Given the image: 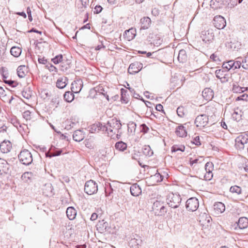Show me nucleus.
<instances>
[{
  "label": "nucleus",
  "instance_id": "nucleus-46",
  "mask_svg": "<svg viewBox=\"0 0 248 248\" xmlns=\"http://www.w3.org/2000/svg\"><path fill=\"white\" fill-rule=\"evenodd\" d=\"M45 187L46 189H44V190H47V192L44 191V193L46 194L47 196L49 195H51L52 194V185L50 184L45 185Z\"/></svg>",
  "mask_w": 248,
  "mask_h": 248
},
{
  "label": "nucleus",
  "instance_id": "nucleus-40",
  "mask_svg": "<svg viewBox=\"0 0 248 248\" xmlns=\"http://www.w3.org/2000/svg\"><path fill=\"white\" fill-rule=\"evenodd\" d=\"M127 129L128 132L134 133L136 129V124L133 122H130L127 124Z\"/></svg>",
  "mask_w": 248,
  "mask_h": 248
},
{
  "label": "nucleus",
  "instance_id": "nucleus-51",
  "mask_svg": "<svg viewBox=\"0 0 248 248\" xmlns=\"http://www.w3.org/2000/svg\"><path fill=\"white\" fill-rule=\"evenodd\" d=\"M213 176V174L212 171H208L206 172L205 174L203 176V177L205 180L209 181L212 179Z\"/></svg>",
  "mask_w": 248,
  "mask_h": 248
},
{
  "label": "nucleus",
  "instance_id": "nucleus-63",
  "mask_svg": "<svg viewBox=\"0 0 248 248\" xmlns=\"http://www.w3.org/2000/svg\"><path fill=\"white\" fill-rule=\"evenodd\" d=\"M27 13L28 15V18H29V20L30 21H31L32 20V18L31 15V10L29 8H27Z\"/></svg>",
  "mask_w": 248,
  "mask_h": 248
},
{
  "label": "nucleus",
  "instance_id": "nucleus-47",
  "mask_svg": "<svg viewBox=\"0 0 248 248\" xmlns=\"http://www.w3.org/2000/svg\"><path fill=\"white\" fill-rule=\"evenodd\" d=\"M21 94L23 97L26 99H29L31 96V92L29 90H23L21 92Z\"/></svg>",
  "mask_w": 248,
  "mask_h": 248
},
{
  "label": "nucleus",
  "instance_id": "nucleus-28",
  "mask_svg": "<svg viewBox=\"0 0 248 248\" xmlns=\"http://www.w3.org/2000/svg\"><path fill=\"white\" fill-rule=\"evenodd\" d=\"M245 91H248V87H241L237 83L233 84L232 91L233 93H240Z\"/></svg>",
  "mask_w": 248,
  "mask_h": 248
},
{
  "label": "nucleus",
  "instance_id": "nucleus-48",
  "mask_svg": "<svg viewBox=\"0 0 248 248\" xmlns=\"http://www.w3.org/2000/svg\"><path fill=\"white\" fill-rule=\"evenodd\" d=\"M214 165L212 162H208L205 165V170L206 172L212 171Z\"/></svg>",
  "mask_w": 248,
  "mask_h": 248
},
{
  "label": "nucleus",
  "instance_id": "nucleus-50",
  "mask_svg": "<svg viewBox=\"0 0 248 248\" xmlns=\"http://www.w3.org/2000/svg\"><path fill=\"white\" fill-rule=\"evenodd\" d=\"M62 59V55H59L56 56L55 58H53L52 59V61L55 64H58L59 62H60Z\"/></svg>",
  "mask_w": 248,
  "mask_h": 248
},
{
  "label": "nucleus",
  "instance_id": "nucleus-54",
  "mask_svg": "<svg viewBox=\"0 0 248 248\" xmlns=\"http://www.w3.org/2000/svg\"><path fill=\"white\" fill-rule=\"evenodd\" d=\"M140 127H141L140 131L144 133H147L149 130V127L145 124H142L140 125Z\"/></svg>",
  "mask_w": 248,
  "mask_h": 248
},
{
  "label": "nucleus",
  "instance_id": "nucleus-14",
  "mask_svg": "<svg viewBox=\"0 0 248 248\" xmlns=\"http://www.w3.org/2000/svg\"><path fill=\"white\" fill-rule=\"evenodd\" d=\"M163 177L159 173H156L155 174L151 176L148 178L147 181L150 185L154 186L158 183L161 182Z\"/></svg>",
  "mask_w": 248,
  "mask_h": 248
},
{
  "label": "nucleus",
  "instance_id": "nucleus-60",
  "mask_svg": "<svg viewBox=\"0 0 248 248\" xmlns=\"http://www.w3.org/2000/svg\"><path fill=\"white\" fill-rule=\"evenodd\" d=\"M102 9L103 8L100 5H96L94 8V13L99 14L102 11Z\"/></svg>",
  "mask_w": 248,
  "mask_h": 248
},
{
  "label": "nucleus",
  "instance_id": "nucleus-5",
  "mask_svg": "<svg viewBox=\"0 0 248 248\" xmlns=\"http://www.w3.org/2000/svg\"><path fill=\"white\" fill-rule=\"evenodd\" d=\"M98 186L93 180H90L86 182L84 186V191L88 195L93 194L97 192Z\"/></svg>",
  "mask_w": 248,
  "mask_h": 248
},
{
  "label": "nucleus",
  "instance_id": "nucleus-43",
  "mask_svg": "<svg viewBox=\"0 0 248 248\" xmlns=\"http://www.w3.org/2000/svg\"><path fill=\"white\" fill-rule=\"evenodd\" d=\"M227 71L223 70V69H217L215 71V74L217 78L218 79L221 78L224 76H225Z\"/></svg>",
  "mask_w": 248,
  "mask_h": 248
},
{
  "label": "nucleus",
  "instance_id": "nucleus-33",
  "mask_svg": "<svg viewBox=\"0 0 248 248\" xmlns=\"http://www.w3.org/2000/svg\"><path fill=\"white\" fill-rule=\"evenodd\" d=\"M187 58V55L186 50L181 49L179 51L178 55V60L180 62H184Z\"/></svg>",
  "mask_w": 248,
  "mask_h": 248
},
{
  "label": "nucleus",
  "instance_id": "nucleus-26",
  "mask_svg": "<svg viewBox=\"0 0 248 248\" xmlns=\"http://www.w3.org/2000/svg\"><path fill=\"white\" fill-rule=\"evenodd\" d=\"M130 192L134 196H138L141 193L140 187L137 184L132 185L130 187Z\"/></svg>",
  "mask_w": 248,
  "mask_h": 248
},
{
  "label": "nucleus",
  "instance_id": "nucleus-30",
  "mask_svg": "<svg viewBox=\"0 0 248 248\" xmlns=\"http://www.w3.org/2000/svg\"><path fill=\"white\" fill-rule=\"evenodd\" d=\"M176 134L180 137H185L187 135L185 127L183 125H179L176 128Z\"/></svg>",
  "mask_w": 248,
  "mask_h": 248
},
{
  "label": "nucleus",
  "instance_id": "nucleus-58",
  "mask_svg": "<svg viewBox=\"0 0 248 248\" xmlns=\"http://www.w3.org/2000/svg\"><path fill=\"white\" fill-rule=\"evenodd\" d=\"M30 114L31 112L27 110L25 111L22 114L23 117L26 120H28L30 119Z\"/></svg>",
  "mask_w": 248,
  "mask_h": 248
},
{
  "label": "nucleus",
  "instance_id": "nucleus-16",
  "mask_svg": "<svg viewBox=\"0 0 248 248\" xmlns=\"http://www.w3.org/2000/svg\"><path fill=\"white\" fill-rule=\"evenodd\" d=\"M12 149V143L9 140H4L0 144V150L2 153H7Z\"/></svg>",
  "mask_w": 248,
  "mask_h": 248
},
{
  "label": "nucleus",
  "instance_id": "nucleus-44",
  "mask_svg": "<svg viewBox=\"0 0 248 248\" xmlns=\"http://www.w3.org/2000/svg\"><path fill=\"white\" fill-rule=\"evenodd\" d=\"M241 66L245 70L248 69V56L245 57L242 60Z\"/></svg>",
  "mask_w": 248,
  "mask_h": 248
},
{
  "label": "nucleus",
  "instance_id": "nucleus-53",
  "mask_svg": "<svg viewBox=\"0 0 248 248\" xmlns=\"http://www.w3.org/2000/svg\"><path fill=\"white\" fill-rule=\"evenodd\" d=\"M232 118L236 121H239L241 120V115L238 114L236 111H234L232 114Z\"/></svg>",
  "mask_w": 248,
  "mask_h": 248
},
{
  "label": "nucleus",
  "instance_id": "nucleus-35",
  "mask_svg": "<svg viewBox=\"0 0 248 248\" xmlns=\"http://www.w3.org/2000/svg\"><path fill=\"white\" fill-rule=\"evenodd\" d=\"M63 97L66 101L71 102L74 98V95L72 92L68 91L65 93Z\"/></svg>",
  "mask_w": 248,
  "mask_h": 248
},
{
  "label": "nucleus",
  "instance_id": "nucleus-42",
  "mask_svg": "<svg viewBox=\"0 0 248 248\" xmlns=\"http://www.w3.org/2000/svg\"><path fill=\"white\" fill-rule=\"evenodd\" d=\"M0 74L3 79L7 78L8 74L7 69L4 67H1L0 68Z\"/></svg>",
  "mask_w": 248,
  "mask_h": 248
},
{
  "label": "nucleus",
  "instance_id": "nucleus-3",
  "mask_svg": "<svg viewBox=\"0 0 248 248\" xmlns=\"http://www.w3.org/2000/svg\"><path fill=\"white\" fill-rule=\"evenodd\" d=\"M19 161L23 165H29L32 162L31 153L26 149L21 151L18 155Z\"/></svg>",
  "mask_w": 248,
  "mask_h": 248
},
{
  "label": "nucleus",
  "instance_id": "nucleus-27",
  "mask_svg": "<svg viewBox=\"0 0 248 248\" xmlns=\"http://www.w3.org/2000/svg\"><path fill=\"white\" fill-rule=\"evenodd\" d=\"M214 208L217 214H219L223 213L225 210V206L224 204L221 202H218L215 203Z\"/></svg>",
  "mask_w": 248,
  "mask_h": 248
},
{
  "label": "nucleus",
  "instance_id": "nucleus-22",
  "mask_svg": "<svg viewBox=\"0 0 248 248\" xmlns=\"http://www.w3.org/2000/svg\"><path fill=\"white\" fill-rule=\"evenodd\" d=\"M202 96L206 100H210L214 96L213 90L210 88H205L202 91Z\"/></svg>",
  "mask_w": 248,
  "mask_h": 248
},
{
  "label": "nucleus",
  "instance_id": "nucleus-31",
  "mask_svg": "<svg viewBox=\"0 0 248 248\" xmlns=\"http://www.w3.org/2000/svg\"><path fill=\"white\" fill-rule=\"evenodd\" d=\"M34 177V174L31 172H25L21 176L22 180L25 182H28Z\"/></svg>",
  "mask_w": 248,
  "mask_h": 248
},
{
  "label": "nucleus",
  "instance_id": "nucleus-19",
  "mask_svg": "<svg viewBox=\"0 0 248 248\" xmlns=\"http://www.w3.org/2000/svg\"><path fill=\"white\" fill-rule=\"evenodd\" d=\"M140 23L141 24L140 29L146 30L150 27L151 20L149 17L145 16L141 18Z\"/></svg>",
  "mask_w": 248,
  "mask_h": 248
},
{
  "label": "nucleus",
  "instance_id": "nucleus-15",
  "mask_svg": "<svg viewBox=\"0 0 248 248\" xmlns=\"http://www.w3.org/2000/svg\"><path fill=\"white\" fill-rule=\"evenodd\" d=\"M142 239L140 235L135 234L133 235V238L130 240L129 245L133 248H138L142 244Z\"/></svg>",
  "mask_w": 248,
  "mask_h": 248
},
{
  "label": "nucleus",
  "instance_id": "nucleus-2",
  "mask_svg": "<svg viewBox=\"0 0 248 248\" xmlns=\"http://www.w3.org/2000/svg\"><path fill=\"white\" fill-rule=\"evenodd\" d=\"M167 204L171 208H176L179 207L182 199L178 193H170L167 196L166 199Z\"/></svg>",
  "mask_w": 248,
  "mask_h": 248
},
{
  "label": "nucleus",
  "instance_id": "nucleus-1",
  "mask_svg": "<svg viewBox=\"0 0 248 248\" xmlns=\"http://www.w3.org/2000/svg\"><path fill=\"white\" fill-rule=\"evenodd\" d=\"M122 127L120 121L116 119H112L108 121L106 124H104L103 127V132L107 133L108 136L112 139L114 138V135L118 130L121 129Z\"/></svg>",
  "mask_w": 248,
  "mask_h": 248
},
{
  "label": "nucleus",
  "instance_id": "nucleus-45",
  "mask_svg": "<svg viewBox=\"0 0 248 248\" xmlns=\"http://www.w3.org/2000/svg\"><path fill=\"white\" fill-rule=\"evenodd\" d=\"M232 60H230L226 62H224L222 64V67L223 68H226L227 69V71L231 70V69H233L232 67Z\"/></svg>",
  "mask_w": 248,
  "mask_h": 248
},
{
  "label": "nucleus",
  "instance_id": "nucleus-57",
  "mask_svg": "<svg viewBox=\"0 0 248 248\" xmlns=\"http://www.w3.org/2000/svg\"><path fill=\"white\" fill-rule=\"evenodd\" d=\"M229 75L228 74H226L225 76H224V77H221L219 78L220 81L221 83H226L229 81Z\"/></svg>",
  "mask_w": 248,
  "mask_h": 248
},
{
  "label": "nucleus",
  "instance_id": "nucleus-49",
  "mask_svg": "<svg viewBox=\"0 0 248 248\" xmlns=\"http://www.w3.org/2000/svg\"><path fill=\"white\" fill-rule=\"evenodd\" d=\"M62 152V151L61 150H57L55 152L51 153V154L49 152H47L46 153V155L47 157H51L52 156H58V155H60L61 154Z\"/></svg>",
  "mask_w": 248,
  "mask_h": 248
},
{
  "label": "nucleus",
  "instance_id": "nucleus-10",
  "mask_svg": "<svg viewBox=\"0 0 248 248\" xmlns=\"http://www.w3.org/2000/svg\"><path fill=\"white\" fill-rule=\"evenodd\" d=\"M208 116L205 114H201L198 116L195 120V124L197 127L200 128L206 126L208 124Z\"/></svg>",
  "mask_w": 248,
  "mask_h": 248
},
{
  "label": "nucleus",
  "instance_id": "nucleus-8",
  "mask_svg": "<svg viewBox=\"0 0 248 248\" xmlns=\"http://www.w3.org/2000/svg\"><path fill=\"white\" fill-rule=\"evenodd\" d=\"M199 221L203 227H208L211 224L212 218L209 215L205 212H201L199 216Z\"/></svg>",
  "mask_w": 248,
  "mask_h": 248
},
{
  "label": "nucleus",
  "instance_id": "nucleus-25",
  "mask_svg": "<svg viewBox=\"0 0 248 248\" xmlns=\"http://www.w3.org/2000/svg\"><path fill=\"white\" fill-rule=\"evenodd\" d=\"M84 137V133L80 130L75 131L73 135V140L78 142H80L82 140Z\"/></svg>",
  "mask_w": 248,
  "mask_h": 248
},
{
  "label": "nucleus",
  "instance_id": "nucleus-23",
  "mask_svg": "<svg viewBox=\"0 0 248 248\" xmlns=\"http://www.w3.org/2000/svg\"><path fill=\"white\" fill-rule=\"evenodd\" d=\"M103 124H102L98 123L97 124H92L89 127L90 132L92 133H93L95 132H98L100 131H103Z\"/></svg>",
  "mask_w": 248,
  "mask_h": 248
},
{
  "label": "nucleus",
  "instance_id": "nucleus-11",
  "mask_svg": "<svg viewBox=\"0 0 248 248\" xmlns=\"http://www.w3.org/2000/svg\"><path fill=\"white\" fill-rule=\"evenodd\" d=\"M213 24L215 27L218 29H223L226 25L225 18L221 16H217L214 17Z\"/></svg>",
  "mask_w": 248,
  "mask_h": 248
},
{
  "label": "nucleus",
  "instance_id": "nucleus-17",
  "mask_svg": "<svg viewBox=\"0 0 248 248\" xmlns=\"http://www.w3.org/2000/svg\"><path fill=\"white\" fill-rule=\"evenodd\" d=\"M82 87V82L80 79L74 81L71 84V91L75 93H79Z\"/></svg>",
  "mask_w": 248,
  "mask_h": 248
},
{
  "label": "nucleus",
  "instance_id": "nucleus-9",
  "mask_svg": "<svg viewBox=\"0 0 248 248\" xmlns=\"http://www.w3.org/2000/svg\"><path fill=\"white\" fill-rule=\"evenodd\" d=\"M248 142V138L245 136L241 135L238 136L235 140V146L238 150H242L244 149L245 145Z\"/></svg>",
  "mask_w": 248,
  "mask_h": 248
},
{
  "label": "nucleus",
  "instance_id": "nucleus-55",
  "mask_svg": "<svg viewBox=\"0 0 248 248\" xmlns=\"http://www.w3.org/2000/svg\"><path fill=\"white\" fill-rule=\"evenodd\" d=\"M46 66L50 72H57V69L54 65L51 63H48Z\"/></svg>",
  "mask_w": 248,
  "mask_h": 248
},
{
  "label": "nucleus",
  "instance_id": "nucleus-62",
  "mask_svg": "<svg viewBox=\"0 0 248 248\" xmlns=\"http://www.w3.org/2000/svg\"><path fill=\"white\" fill-rule=\"evenodd\" d=\"M4 80V82L6 83V84H9L10 85H11L13 87H15V85H14V84L15 83V81L14 80Z\"/></svg>",
  "mask_w": 248,
  "mask_h": 248
},
{
  "label": "nucleus",
  "instance_id": "nucleus-59",
  "mask_svg": "<svg viewBox=\"0 0 248 248\" xmlns=\"http://www.w3.org/2000/svg\"><path fill=\"white\" fill-rule=\"evenodd\" d=\"M177 113L179 116L180 117H183L184 116V113L183 112V108L178 107L177 109Z\"/></svg>",
  "mask_w": 248,
  "mask_h": 248
},
{
  "label": "nucleus",
  "instance_id": "nucleus-52",
  "mask_svg": "<svg viewBox=\"0 0 248 248\" xmlns=\"http://www.w3.org/2000/svg\"><path fill=\"white\" fill-rule=\"evenodd\" d=\"M121 95H122V99L125 102V103H127V98H126V93H127V91L124 89H122L121 90Z\"/></svg>",
  "mask_w": 248,
  "mask_h": 248
},
{
  "label": "nucleus",
  "instance_id": "nucleus-21",
  "mask_svg": "<svg viewBox=\"0 0 248 248\" xmlns=\"http://www.w3.org/2000/svg\"><path fill=\"white\" fill-rule=\"evenodd\" d=\"M28 72V67L25 65L19 66L16 69V73L18 76L22 78H24Z\"/></svg>",
  "mask_w": 248,
  "mask_h": 248
},
{
  "label": "nucleus",
  "instance_id": "nucleus-24",
  "mask_svg": "<svg viewBox=\"0 0 248 248\" xmlns=\"http://www.w3.org/2000/svg\"><path fill=\"white\" fill-rule=\"evenodd\" d=\"M237 226L240 229H244L248 227V218L246 217H240L238 222Z\"/></svg>",
  "mask_w": 248,
  "mask_h": 248
},
{
  "label": "nucleus",
  "instance_id": "nucleus-6",
  "mask_svg": "<svg viewBox=\"0 0 248 248\" xmlns=\"http://www.w3.org/2000/svg\"><path fill=\"white\" fill-rule=\"evenodd\" d=\"M199 206L198 200L195 197H192L188 199L186 203V207L187 210L194 212L197 210Z\"/></svg>",
  "mask_w": 248,
  "mask_h": 248
},
{
  "label": "nucleus",
  "instance_id": "nucleus-61",
  "mask_svg": "<svg viewBox=\"0 0 248 248\" xmlns=\"http://www.w3.org/2000/svg\"><path fill=\"white\" fill-rule=\"evenodd\" d=\"M38 62L40 63L46 64L47 63V61L44 57L39 58H38Z\"/></svg>",
  "mask_w": 248,
  "mask_h": 248
},
{
  "label": "nucleus",
  "instance_id": "nucleus-56",
  "mask_svg": "<svg viewBox=\"0 0 248 248\" xmlns=\"http://www.w3.org/2000/svg\"><path fill=\"white\" fill-rule=\"evenodd\" d=\"M191 142L196 145H201V142L200 140V138L199 136H196L194 138H193V140L191 141Z\"/></svg>",
  "mask_w": 248,
  "mask_h": 248
},
{
  "label": "nucleus",
  "instance_id": "nucleus-41",
  "mask_svg": "<svg viewBox=\"0 0 248 248\" xmlns=\"http://www.w3.org/2000/svg\"><path fill=\"white\" fill-rule=\"evenodd\" d=\"M203 161H204V159L202 156H200L199 158H196L195 159H192V158H190V160H189V164L191 166H192L194 164L201 163Z\"/></svg>",
  "mask_w": 248,
  "mask_h": 248
},
{
  "label": "nucleus",
  "instance_id": "nucleus-38",
  "mask_svg": "<svg viewBox=\"0 0 248 248\" xmlns=\"http://www.w3.org/2000/svg\"><path fill=\"white\" fill-rule=\"evenodd\" d=\"M240 59H241V57H238L236 59V61L232 60V63L233 65L232 67L233 70L239 69L241 67V62Z\"/></svg>",
  "mask_w": 248,
  "mask_h": 248
},
{
  "label": "nucleus",
  "instance_id": "nucleus-39",
  "mask_svg": "<svg viewBox=\"0 0 248 248\" xmlns=\"http://www.w3.org/2000/svg\"><path fill=\"white\" fill-rule=\"evenodd\" d=\"M230 191L232 193H235L237 195L241 194L242 189L237 186H232L230 188Z\"/></svg>",
  "mask_w": 248,
  "mask_h": 248
},
{
  "label": "nucleus",
  "instance_id": "nucleus-32",
  "mask_svg": "<svg viewBox=\"0 0 248 248\" xmlns=\"http://www.w3.org/2000/svg\"><path fill=\"white\" fill-rule=\"evenodd\" d=\"M223 4L222 0H211L210 1V6L214 9L220 8Z\"/></svg>",
  "mask_w": 248,
  "mask_h": 248
},
{
  "label": "nucleus",
  "instance_id": "nucleus-64",
  "mask_svg": "<svg viewBox=\"0 0 248 248\" xmlns=\"http://www.w3.org/2000/svg\"><path fill=\"white\" fill-rule=\"evenodd\" d=\"M155 108H156V109L157 111H163V107L160 104L156 105Z\"/></svg>",
  "mask_w": 248,
  "mask_h": 248
},
{
  "label": "nucleus",
  "instance_id": "nucleus-7",
  "mask_svg": "<svg viewBox=\"0 0 248 248\" xmlns=\"http://www.w3.org/2000/svg\"><path fill=\"white\" fill-rule=\"evenodd\" d=\"M214 37V33L212 29L204 30L201 32V38L205 43H210L213 40Z\"/></svg>",
  "mask_w": 248,
  "mask_h": 248
},
{
  "label": "nucleus",
  "instance_id": "nucleus-18",
  "mask_svg": "<svg viewBox=\"0 0 248 248\" xmlns=\"http://www.w3.org/2000/svg\"><path fill=\"white\" fill-rule=\"evenodd\" d=\"M136 31L135 29L131 28L126 30L124 33V37L128 41L134 39L136 36Z\"/></svg>",
  "mask_w": 248,
  "mask_h": 248
},
{
  "label": "nucleus",
  "instance_id": "nucleus-12",
  "mask_svg": "<svg viewBox=\"0 0 248 248\" xmlns=\"http://www.w3.org/2000/svg\"><path fill=\"white\" fill-rule=\"evenodd\" d=\"M9 164L5 160L0 158V176L3 173H11L9 168Z\"/></svg>",
  "mask_w": 248,
  "mask_h": 248
},
{
  "label": "nucleus",
  "instance_id": "nucleus-20",
  "mask_svg": "<svg viewBox=\"0 0 248 248\" xmlns=\"http://www.w3.org/2000/svg\"><path fill=\"white\" fill-rule=\"evenodd\" d=\"M68 78L65 77L59 78L56 83V87L59 89H63L67 84Z\"/></svg>",
  "mask_w": 248,
  "mask_h": 248
},
{
  "label": "nucleus",
  "instance_id": "nucleus-36",
  "mask_svg": "<svg viewBox=\"0 0 248 248\" xmlns=\"http://www.w3.org/2000/svg\"><path fill=\"white\" fill-rule=\"evenodd\" d=\"M142 152L146 156H151L153 155V152L149 145H145L143 148Z\"/></svg>",
  "mask_w": 248,
  "mask_h": 248
},
{
  "label": "nucleus",
  "instance_id": "nucleus-4",
  "mask_svg": "<svg viewBox=\"0 0 248 248\" xmlns=\"http://www.w3.org/2000/svg\"><path fill=\"white\" fill-rule=\"evenodd\" d=\"M152 208L155 214L159 216H163L167 212L165 203L161 200H156L154 202Z\"/></svg>",
  "mask_w": 248,
  "mask_h": 248
},
{
  "label": "nucleus",
  "instance_id": "nucleus-37",
  "mask_svg": "<svg viewBox=\"0 0 248 248\" xmlns=\"http://www.w3.org/2000/svg\"><path fill=\"white\" fill-rule=\"evenodd\" d=\"M105 91L104 87L101 85H99L94 87L93 89L91 90L92 92H93L105 95Z\"/></svg>",
  "mask_w": 248,
  "mask_h": 248
},
{
  "label": "nucleus",
  "instance_id": "nucleus-34",
  "mask_svg": "<svg viewBox=\"0 0 248 248\" xmlns=\"http://www.w3.org/2000/svg\"><path fill=\"white\" fill-rule=\"evenodd\" d=\"M115 147L119 151H124L126 149L127 144L123 141H120L115 143Z\"/></svg>",
  "mask_w": 248,
  "mask_h": 248
},
{
  "label": "nucleus",
  "instance_id": "nucleus-13",
  "mask_svg": "<svg viewBox=\"0 0 248 248\" xmlns=\"http://www.w3.org/2000/svg\"><path fill=\"white\" fill-rule=\"evenodd\" d=\"M142 68V64L138 62H135L130 64L128 71L130 74L138 73Z\"/></svg>",
  "mask_w": 248,
  "mask_h": 248
},
{
  "label": "nucleus",
  "instance_id": "nucleus-29",
  "mask_svg": "<svg viewBox=\"0 0 248 248\" xmlns=\"http://www.w3.org/2000/svg\"><path fill=\"white\" fill-rule=\"evenodd\" d=\"M66 215L70 220H73L76 217L77 211L74 207H69L66 210Z\"/></svg>",
  "mask_w": 248,
  "mask_h": 248
}]
</instances>
